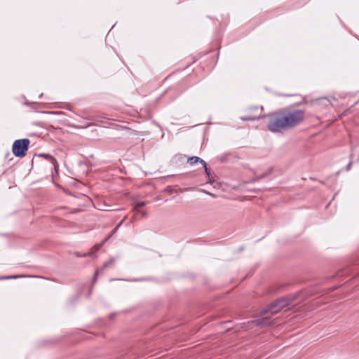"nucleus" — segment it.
I'll use <instances>...</instances> for the list:
<instances>
[{
	"mask_svg": "<svg viewBox=\"0 0 359 359\" xmlns=\"http://www.w3.org/2000/svg\"><path fill=\"white\" fill-rule=\"evenodd\" d=\"M290 304V302L287 298L279 299L271 303L269 307L268 311H265L264 313L271 312V314L277 313L278 311L288 306Z\"/></svg>",
	"mask_w": 359,
	"mask_h": 359,
	"instance_id": "nucleus-3",
	"label": "nucleus"
},
{
	"mask_svg": "<svg viewBox=\"0 0 359 359\" xmlns=\"http://www.w3.org/2000/svg\"><path fill=\"white\" fill-rule=\"evenodd\" d=\"M19 277H22V276H13L11 278H19Z\"/></svg>",
	"mask_w": 359,
	"mask_h": 359,
	"instance_id": "nucleus-12",
	"label": "nucleus"
},
{
	"mask_svg": "<svg viewBox=\"0 0 359 359\" xmlns=\"http://www.w3.org/2000/svg\"><path fill=\"white\" fill-rule=\"evenodd\" d=\"M204 168H205V171L206 174L208 175H209V170H208V169L207 168V165L206 164H205V167H204Z\"/></svg>",
	"mask_w": 359,
	"mask_h": 359,
	"instance_id": "nucleus-10",
	"label": "nucleus"
},
{
	"mask_svg": "<svg viewBox=\"0 0 359 359\" xmlns=\"http://www.w3.org/2000/svg\"><path fill=\"white\" fill-rule=\"evenodd\" d=\"M252 323H255L257 326L264 327L269 325L271 323V320L269 317H264L262 319L253 320Z\"/></svg>",
	"mask_w": 359,
	"mask_h": 359,
	"instance_id": "nucleus-5",
	"label": "nucleus"
},
{
	"mask_svg": "<svg viewBox=\"0 0 359 359\" xmlns=\"http://www.w3.org/2000/svg\"><path fill=\"white\" fill-rule=\"evenodd\" d=\"M146 204L147 203L144 201H140L137 203L136 205L134 207V210L139 212L138 209L140 208L144 207V205H146Z\"/></svg>",
	"mask_w": 359,
	"mask_h": 359,
	"instance_id": "nucleus-8",
	"label": "nucleus"
},
{
	"mask_svg": "<svg viewBox=\"0 0 359 359\" xmlns=\"http://www.w3.org/2000/svg\"><path fill=\"white\" fill-rule=\"evenodd\" d=\"M198 162H200L201 163L203 164V167H205V162L198 156H191L188 158V163L190 165L195 164Z\"/></svg>",
	"mask_w": 359,
	"mask_h": 359,
	"instance_id": "nucleus-7",
	"label": "nucleus"
},
{
	"mask_svg": "<svg viewBox=\"0 0 359 359\" xmlns=\"http://www.w3.org/2000/svg\"><path fill=\"white\" fill-rule=\"evenodd\" d=\"M123 221H121L111 232L110 235L109 236V237L111 236L114 233H115L117 231V229H118V227L121 225Z\"/></svg>",
	"mask_w": 359,
	"mask_h": 359,
	"instance_id": "nucleus-9",
	"label": "nucleus"
},
{
	"mask_svg": "<svg viewBox=\"0 0 359 359\" xmlns=\"http://www.w3.org/2000/svg\"><path fill=\"white\" fill-rule=\"evenodd\" d=\"M141 214H142V217H147V213L144 211L141 212Z\"/></svg>",
	"mask_w": 359,
	"mask_h": 359,
	"instance_id": "nucleus-11",
	"label": "nucleus"
},
{
	"mask_svg": "<svg viewBox=\"0 0 359 359\" xmlns=\"http://www.w3.org/2000/svg\"><path fill=\"white\" fill-rule=\"evenodd\" d=\"M351 165V163H349L348 165H347V170L350 169Z\"/></svg>",
	"mask_w": 359,
	"mask_h": 359,
	"instance_id": "nucleus-13",
	"label": "nucleus"
},
{
	"mask_svg": "<svg viewBox=\"0 0 359 359\" xmlns=\"http://www.w3.org/2000/svg\"><path fill=\"white\" fill-rule=\"evenodd\" d=\"M39 156L43 157L46 160L49 161L54 165L55 168H56L58 166L56 159L51 155L48 154H39Z\"/></svg>",
	"mask_w": 359,
	"mask_h": 359,
	"instance_id": "nucleus-6",
	"label": "nucleus"
},
{
	"mask_svg": "<svg viewBox=\"0 0 359 359\" xmlns=\"http://www.w3.org/2000/svg\"><path fill=\"white\" fill-rule=\"evenodd\" d=\"M263 110V107L260 108L258 107H253L249 109L248 114L245 116L241 117V119L247 121H255L261 118L264 117V115L262 114V111Z\"/></svg>",
	"mask_w": 359,
	"mask_h": 359,
	"instance_id": "nucleus-4",
	"label": "nucleus"
},
{
	"mask_svg": "<svg viewBox=\"0 0 359 359\" xmlns=\"http://www.w3.org/2000/svg\"><path fill=\"white\" fill-rule=\"evenodd\" d=\"M30 141L29 139H20L14 142L12 151L16 157L22 158L26 155Z\"/></svg>",
	"mask_w": 359,
	"mask_h": 359,
	"instance_id": "nucleus-2",
	"label": "nucleus"
},
{
	"mask_svg": "<svg viewBox=\"0 0 359 359\" xmlns=\"http://www.w3.org/2000/svg\"><path fill=\"white\" fill-rule=\"evenodd\" d=\"M107 266H108V264H107V263H106V264H104V267H107Z\"/></svg>",
	"mask_w": 359,
	"mask_h": 359,
	"instance_id": "nucleus-14",
	"label": "nucleus"
},
{
	"mask_svg": "<svg viewBox=\"0 0 359 359\" xmlns=\"http://www.w3.org/2000/svg\"><path fill=\"white\" fill-rule=\"evenodd\" d=\"M269 117L267 123L269 130L273 133H279L299 125L304 119V112L300 109L276 112Z\"/></svg>",
	"mask_w": 359,
	"mask_h": 359,
	"instance_id": "nucleus-1",
	"label": "nucleus"
}]
</instances>
